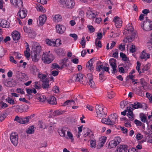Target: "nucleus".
Here are the masks:
<instances>
[{"label": "nucleus", "instance_id": "60", "mask_svg": "<svg viewBox=\"0 0 152 152\" xmlns=\"http://www.w3.org/2000/svg\"><path fill=\"white\" fill-rule=\"evenodd\" d=\"M69 36L70 37L74 38V40L75 41H76L78 38L77 35L75 34H69Z\"/></svg>", "mask_w": 152, "mask_h": 152}, {"label": "nucleus", "instance_id": "35", "mask_svg": "<svg viewBox=\"0 0 152 152\" xmlns=\"http://www.w3.org/2000/svg\"><path fill=\"white\" fill-rule=\"evenodd\" d=\"M34 127L33 126H30L26 130V132L28 134H32L34 132Z\"/></svg>", "mask_w": 152, "mask_h": 152}, {"label": "nucleus", "instance_id": "18", "mask_svg": "<svg viewBox=\"0 0 152 152\" xmlns=\"http://www.w3.org/2000/svg\"><path fill=\"white\" fill-rule=\"evenodd\" d=\"M46 20V17L45 15H42L40 16L39 18V23L38 25L40 26H42L45 23Z\"/></svg>", "mask_w": 152, "mask_h": 152}, {"label": "nucleus", "instance_id": "27", "mask_svg": "<svg viewBox=\"0 0 152 152\" xmlns=\"http://www.w3.org/2000/svg\"><path fill=\"white\" fill-rule=\"evenodd\" d=\"M93 63H89V61H88L86 64V67L91 72H93L94 67L93 66Z\"/></svg>", "mask_w": 152, "mask_h": 152}, {"label": "nucleus", "instance_id": "33", "mask_svg": "<svg viewBox=\"0 0 152 152\" xmlns=\"http://www.w3.org/2000/svg\"><path fill=\"white\" fill-rule=\"evenodd\" d=\"M80 75H81V74H77L73 75L72 79V81L73 82H75L76 81H77V80H78L77 79L79 77L81 78V76H80Z\"/></svg>", "mask_w": 152, "mask_h": 152}, {"label": "nucleus", "instance_id": "37", "mask_svg": "<svg viewBox=\"0 0 152 152\" xmlns=\"http://www.w3.org/2000/svg\"><path fill=\"white\" fill-rule=\"evenodd\" d=\"M88 83L89 85L91 88H94L95 87V84L94 81L93 80L92 77H90L89 78Z\"/></svg>", "mask_w": 152, "mask_h": 152}, {"label": "nucleus", "instance_id": "52", "mask_svg": "<svg viewBox=\"0 0 152 152\" xmlns=\"http://www.w3.org/2000/svg\"><path fill=\"white\" fill-rule=\"evenodd\" d=\"M95 44L96 46H97L99 48H101L102 46L101 42L98 40L97 41H96V39H95Z\"/></svg>", "mask_w": 152, "mask_h": 152}, {"label": "nucleus", "instance_id": "31", "mask_svg": "<svg viewBox=\"0 0 152 152\" xmlns=\"http://www.w3.org/2000/svg\"><path fill=\"white\" fill-rule=\"evenodd\" d=\"M140 118L142 122L143 123L146 122L147 124H148V122L147 121V118L145 114H143V113H140Z\"/></svg>", "mask_w": 152, "mask_h": 152}, {"label": "nucleus", "instance_id": "7", "mask_svg": "<svg viewBox=\"0 0 152 152\" xmlns=\"http://www.w3.org/2000/svg\"><path fill=\"white\" fill-rule=\"evenodd\" d=\"M10 138L12 144L14 146H17L18 142V136L17 133H11Z\"/></svg>", "mask_w": 152, "mask_h": 152}, {"label": "nucleus", "instance_id": "40", "mask_svg": "<svg viewBox=\"0 0 152 152\" xmlns=\"http://www.w3.org/2000/svg\"><path fill=\"white\" fill-rule=\"evenodd\" d=\"M109 62L110 66L116 65V61L115 59L113 58L110 59L109 60Z\"/></svg>", "mask_w": 152, "mask_h": 152}, {"label": "nucleus", "instance_id": "49", "mask_svg": "<svg viewBox=\"0 0 152 152\" xmlns=\"http://www.w3.org/2000/svg\"><path fill=\"white\" fill-rule=\"evenodd\" d=\"M140 84L142 86V87H143L142 89H144V86H145L146 83V82H145V80L143 78H141L140 79Z\"/></svg>", "mask_w": 152, "mask_h": 152}, {"label": "nucleus", "instance_id": "54", "mask_svg": "<svg viewBox=\"0 0 152 152\" xmlns=\"http://www.w3.org/2000/svg\"><path fill=\"white\" fill-rule=\"evenodd\" d=\"M63 111L56 110L53 112V114L54 115H61L63 114Z\"/></svg>", "mask_w": 152, "mask_h": 152}, {"label": "nucleus", "instance_id": "8", "mask_svg": "<svg viewBox=\"0 0 152 152\" xmlns=\"http://www.w3.org/2000/svg\"><path fill=\"white\" fill-rule=\"evenodd\" d=\"M109 121L110 123L111 127H113V125L116 123L117 122V116L116 113H114L113 115H110L109 117Z\"/></svg>", "mask_w": 152, "mask_h": 152}, {"label": "nucleus", "instance_id": "29", "mask_svg": "<svg viewBox=\"0 0 152 152\" xmlns=\"http://www.w3.org/2000/svg\"><path fill=\"white\" fill-rule=\"evenodd\" d=\"M67 128L66 127H64L60 130H59L58 133L62 137H64L65 136V132L66 131Z\"/></svg>", "mask_w": 152, "mask_h": 152}, {"label": "nucleus", "instance_id": "44", "mask_svg": "<svg viewBox=\"0 0 152 152\" xmlns=\"http://www.w3.org/2000/svg\"><path fill=\"white\" fill-rule=\"evenodd\" d=\"M91 146L92 148H95L96 147V141L95 140H91L90 141Z\"/></svg>", "mask_w": 152, "mask_h": 152}, {"label": "nucleus", "instance_id": "15", "mask_svg": "<svg viewBox=\"0 0 152 152\" xmlns=\"http://www.w3.org/2000/svg\"><path fill=\"white\" fill-rule=\"evenodd\" d=\"M58 42V43L59 45L61 44L60 43L61 42V40L59 39H57L55 42L53 41H52L49 39H47L45 40L46 44L48 45L52 46H54L56 44V42Z\"/></svg>", "mask_w": 152, "mask_h": 152}, {"label": "nucleus", "instance_id": "10", "mask_svg": "<svg viewBox=\"0 0 152 152\" xmlns=\"http://www.w3.org/2000/svg\"><path fill=\"white\" fill-rule=\"evenodd\" d=\"M144 25H145V27H144V30L147 31L152 30V21H151L149 20H145Z\"/></svg>", "mask_w": 152, "mask_h": 152}, {"label": "nucleus", "instance_id": "23", "mask_svg": "<svg viewBox=\"0 0 152 152\" xmlns=\"http://www.w3.org/2000/svg\"><path fill=\"white\" fill-rule=\"evenodd\" d=\"M128 35V36L126 37V40H127L128 42H131L133 40L135 37L136 34L135 32L132 33V32L131 34H128V35Z\"/></svg>", "mask_w": 152, "mask_h": 152}, {"label": "nucleus", "instance_id": "57", "mask_svg": "<svg viewBox=\"0 0 152 152\" xmlns=\"http://www.w3.org/2000/svg\"><path fill=\"white\" fill-rule=\"evenodd\" d=\"M130 52L132 53H133L136 51V48L135 45H131L130 48Z\"/></svg>", "mask_w": 152, "mask_h": 152}, {"label": "nucleus", "instance_id": "19", "mask_svg": "<svg viewBox=\"0 0 152 152\" xmlns=\"http://www.w3.org/2000/svg\"><path fill=\"white\" fill-rule=\"evenodd\" d=\"M12 35L14 40H18L20 39V34L17 31H13L12 33Z\"/></svg>", "mask_w": 152, "mask_h": 152}, {"label": "nucleus", "instance_id": "14", "mask_svg": "<svg viewBox=\"0 0 152 152\" xmlns=\"http://www.w3.org/2000/svg\"><path fill=\"white\" fill-rule=\"evenodd\" d=\"M56 27L57 32L60 34L63 33L66 29L65 26L60 24L57 25Z\"/></svg>", "mask_w": 152, "mask_h": 152}, {"label": "nucleus", "instance_id": "36", "mask_svg": "<svg viewBox=\"0 0 152 152\" xmlns=\"http://www.w3.org/2000/svg\"><path fill=\"white\" fill-rule=\"evenodd\" d=\"M120 56L122 58V59L124 61H126L127 63H128L129 60L126 56L123 53H120Z\"/></svg>", "mask_w": 152, "mask_h": 152}, {"label": "nucleus", "instance_id": "22", "mask_svg": "<svg viewBox=\"0 0 152 152\" xmlns=\"http://www.w3.org/2000/svg\"><path fill=\"white\" fill-rule=\"evenodd\" d=\"M21 9L19 10L18 13V15H19L21 19L25 18L27 14V12L24 10H20Z\"/></svg>", "mask_w": 152, "mask_h": 152}, {"label": "nucleus", "instance_id": "39", "mask_svg": "<svg viewBox=\"0 0 152 152\" xmlns=\"http://www.w3.org/2000/svg\"><path fill=\"white\" fill-rule=\"evenodd\" d=\"M14 121H16L17 122L20 124H23V121L22 120V117H19L18 115L15 116V117L14 119Z\"/></svg>", "mask_w": 152, "mask_h": 152}, {"label": "nucleus", "instance_id": "5", "mask_svg": "<svg viewBox=\"0 0 152 152\" xmlns=\"http://www.w3.org/2000/svg\"><path fill=\"white\" fill-rule=\"evenodd\" d=\"M121 141V139L119 137H117L113 140L110 141L108 147L110 148L115 147Z\"/></svg>", "mask_w": 152, "mask_h": 152}, {"label": "nucleus", "instance_id": "11", "mask_svg": "<svg viewBox=\"0 0 152 152\" xmlns=\"http://www.w3.org/2000/svg\"><path fill=\"white\" fill-rule=\"evenodd\" d=\"M24 31L28 33V36L30 38H34L36 36V33L30 28L27 26L24 27L23 28Z\"/></svg>", "mask_w": 152, "mask_h": 152}, {"label": "nucleus", "instance_id": "25", "mask_svg": "<svg viewBox=\"0 0 152 152\" xmlns=\"http://www.w3.org/2000/svg\"><path fill=\"white\" fill-rule=\"evenodd\" d=\"M47 100L49 104L52 105L56 104V99L54 96H52L50 98L47 99Z\"/></svg>", "mask_w": 152, "mask_h": 152}, {"label": "nucleus", "instance_id": "1", "mask_svg": "<svg viewBox=\"0 0 152 152\" xmlns=\"http://www.w3.org/2000/svg\"><path fill=\"white\" fill-rule=\"evenodd\" d=\"M41 51V47L39 45H37L36 48H33L31 54L32 60L33 61L36 62L38 61Z\"/></svg>", "mask_w": 152, "mask_h": 152}, {"label": "nucleus", "instance_id": "58", "mask_svg": "<svg viewBox=\"0 0 152 152\" xmlns=\"http://www.w3.org/2000/svg\"><path fill=\"white\" fill-rule=\"evenodd\" d=\"M115 94L113 91H111L110 93H108V97L109 99H111L114 97Z\"/></svg>", "mask_w": 152, "mask_h": 152}, {"label": "nucleus", "instance_id": "26", "mask_svg": "<svg viewBox=\"0 0 152 152\" xmlns=\"http://www.w3.org/2000/svg\"><path fill=\"white\" fill-rule=\"evenodd\" d=\"M134 29L130 25L128 26L127 29H125L124 31L123 34H124L126 35L128 34H131L133 31Z\"/></svg>", "mask_w": 152, "mask_h": 152}, {"label": "nucleus", "instance_id": "56", "mask_svg": "<svg viewBox=\"0 0 152 152\" xmlns=\"http://www.w3.org/2000/svg\"><path fill=\"white\" fill-rule=\"evenodd\" d=\"M46 99L45 96L43 95H41L39 98V100L42 102L45 101V100Z\"/></svg>", "mask_w": 152, "mask_h": 152}, {"label": "nucleus", "instance_id": "41", "mask_svg": "<svg viewBox=\"0 0 152 152\" xmlns=\"http://www.w3.org/2000/svg\"><path fill=\"white\" fill-rule=\"evenodd\" d=\"M8 106L7 104L3 102H0V110L4 109Z\"/></svg>", "mask_w": 152, "mask_h": 152}, {"label": "nucleus", "instance_id": "55", "mask_svg": "<svg viewBox=\"0 0 152 152\" xmlns=\"http://www.w3.org/2000/svg\"><path fill=\"white\" fill-rule=\"evenodd\" d=\"M38 77L40 79H41L42 80H44L46 77V75L42 74H39Z\"/></svg>", "mask_w": 152, "mask_h": 152}, {"label": "nucleus", "instance_id": "4", "mask_svg": "<svg viewBox=\"0 0 152 152\" xmlns=\"http://www.w3.org/2000/svg\"><path fill=\"white\" fill-rule=\"evenodd\" d=\"M60 5L63 7L64 5L67 8L72 9L73 8L75 3L74 0H60Z\"/></svg>", "mask_w": 152, "mask_h": 152}, {"label": "nucleus", "instance_id": "28", "mask_svg": "<svg viewBox=\"0 0 152 152\" xmlns=\"http://www.w3.org/2000/svg\"><path fill=\"white\" fill-rule=\"evenodd\" d=\"M30 71L31 73L33 75H36V73L39 72V69L35 66L33 65L30 67Z\"/></svg>", "mask_w": 152, "mask_h": 152}, {"label": "nucleus", "instance_id": "46", "mask_svg": "<svg viewBox=\"0 0 152 152\" xmlns=\"http://www.w3.org/2000/svg\"><path fill=\"white\" fill-rule=\"evenodd\" d=\"M108 118L107 119L106 118H103L102 120V122L104 124L109 125L110 126V123L109 121Z\"/></svg>", "mask_w": 152, "mask_h": 152}, {"label": "nucleus", "instance_id": "24", "mask_svg": "<svg viewBox=\"0 0 152 152\" xmlns=\"http://www.w3.org/2000/svg\"><path fill=\"white\" fill-rule=\"evenodd\" d=\"M42 87L43 89H45L49 88L50 86L49 84V80L47 78L42 81Z\"/></svg>", "mask_w": 152, "mask_h": 152}, {"label": "nucleus", "instance_id": "38", "mask_svg": "<svg viewBox=\"0 0 152 152\" xmlns=\"http://www.w3.org/2000/svg\"><path fill=\"white\" fill-rule=\"evenodd\" d=\"M36 8L37 10L38 11L41 12H45V9L41 5H40L39 4V5H37Z\"/></svg>", "mask_w": 152, "mask_h": 152}, {"label": "nucleus", "instance_id": "13", "mask_svg": "<svg viewBox=\"0 0 152 152\" xmlns=\"http://www.w3.org/2000/svg\"><path fill=\"white\" fill-rule=\"evenodd\" d=\"M83 130V136L85 137H89L90 140L94 136L92 131L89 129L86 128H84Z\"/></svg>", "mask_w": 152, "mask_h": 152}, {"label": "nucleus", "instance_id": "3", "mask_svg": "<svg viewBox=\"0 0 152 152\" xmlns=\"http://www.w3.org/2000/svg\"><path fill=\"white\" fill-rule=\"evenodd\" d=\"M96 112L97 117L99 118L103 117L107 113V109L106 108H103L99 105L96 106Z\"/></svg>", "mask_w": 152, "mask_h": 152}, {"label": "nucleus", "instance_id": "12", "mask_svg": "<svg viewBox=\"0 0 152 152\" xmlns=\"http://www.w3.org/2000/svg\"><path fill=\"white\" fill-rule=\"evenodd\" d=\"M130 106L133 107L135 109H138L140 108H142L144 106H145V109H146L147 108V106L144 103H141L140 102H135L134 104H130Z\"/></svg>", "mask_w": 152, "mask_h": 152}, {"label": "nucleus", "instance_id": "51", "mask_svg": "<svg viewBox=\"0 0 152 152\" xmlns=\"http://www.w3.org/2000/svg\"><path fill=\"white\" fill-rule=\"evenodd\" d=\"M51 68L52 69H55L56 68L61 69L62 68H60V66L56 63H53L52 64Z\"/></svg>", "mask_w": 152, "mask_h": 152}, {"label": "nucleus", "instance_id": "50", "mask_svg": "<svg viewBox=\"0 0 152 152\" xmlns=\"http://www.w3.org/2000/svg\"><path fill=\"white\" fill-rule=\"evenodd\" d=\"M7 114L6 113L3 114L0 116V122L3 121L7 116Z\"/></svg>", "mask_w": 152, "mask_h": 152}, {"label": "nucleus", "instance_id": "16", "mask_svg": "<svg viewBox=\"0 0 152 152\" xmlns=\"http://www.w3.org/2000/svg\"><path fill=\"white\" fill-rule=\"evenodd\" d=\"M128 147L126 145H121L118 146L117 147V152H126Z\"/></svg>", "mask_w": 152, "mask_h": 152}, {"label": "nucleus", "instance_id": "21", "mask_svg": "<svg viewBox=\"0 0 152 152\" xmlns=\"http://www.w3.org/2000/svg\"><path fill=\"white\" fill-rule=\"evenodd\" d=\"M5 86L7 87H12L14 86L15 84V82L13 79L7 81L3 82Z\"/></svg>", "mask_w": 152, "mask_h": 152}, {"label": "nucleus", "instance_id": "43", "mask_svg": "<svg viewBox=\"0 0 152 152\" xmlns=\"http://www.w3.org/2000/svg\"><path fill=\"white\" fill-rule=\"evenodd\" d=\"M127 116L129 117V120L131 121H132L134 119L133 113H127Z\"/></svg>", "mask_w": 152, "mask_h": 152}, {"label": "nucleus", "instance_id": "20", "mask_svg": "<svg viewBox=\"0 0 152 152\" xmlns=\"http://www.w3.org/2000/svg\"><path fill=\"white\" fill-rule=\"evenodd\" d=\"M107 137H103L101 138H100L99 142L97 146L98 148H99V147L101 148L104 145L106 140Z\"/></svg>", "mask_w": 152, "mask_h": 152}, {"label": "nucleus", "instance_id": "48", "mask_svg": "<svg viewBox=\"0 0 152 152\" xmlns=\"http://www.w3.org/2000/svg\"><path fill=\"white\" fill-rule=\"evenodd\" d=\"M141 64L139 61H137V63L136 69L138 71L139 74L141 73V71L140 70V68L141 66Z\"/></svg>", "mask_w": 152, "mask_h": 152}, {"label": "nucleus", "instance_id": "59", "mask_svg": "<svg viewBox=\"0 0 152 152\" xmlns=\"http://www.w3.org/2000/svg\"><path fill=\"white\" fill-rule=\"evenodd\" d=\"M21 78L24 80H27L28 79V77L26 74L24 73H21Z\"/></svg>", "mask_w": 152, "mask_h": 152}, {"label": "nucleus", "instance_id": "47", "mask_svg": "<svg viewBox=\"0 0 152 152\" xmlns=\"http://www.w3.org/2000/svg\"><path fill=\"white\" fill-rule=\"evenodd\" d=\"M12 53L13 55L16 56V58H20L21 57V54H19L18 52H13Z\"/></svg>", "mask_w": 152, "mask_h": 152}, {"label": "nucleus", "instance_id": "17", "mask_svg": "<svg viewBox=\"0 0 152 152\" xmlns=\"http://www.w3.org/2000/svg\"><path fill=\"white\" fill-rule=\"evenodd\" d=\"M0 26L3 28H8L10 27V23L5 20L0 19Z\"/></svg>", "mask_w": 152, "mask_h": 152}, {"label": "nucleus", "instance_id": "6", "mask_svg": "<svg viewBox=\"0 0 152 152\" xmlns=\"http://www.w3.org/2000/svg\"><path fill=\"white\" fill-rule=\"evenodd\" d=\"M14 107H16V111L20 113L26 111L28 109V106L26 104H23L21 105H15Z\"/></svg>", "mask_w": 152, "mask_h": 152}, {"label": "nucleus", "instance_id": "42", "mask_svg": "<svg viewBox=\"0 0 152 152\" xmlns=\"http://www.w3.org/2000/svg\"><path fill=\"white\" fill-rule=\"evenodd\" d=\"M151 64L149 63H148L143 67V69L145 71H148L149 72H150V70H149V69L150 68Z\"/></svg>", "mask_w": 152, "mask_h": 152}, {"label": "nucleus", "instance_id": "34", "mask_svg": "<svg viewBox=\"0 0 152 152\" xmlns=\"http://www.w3.org/2000/svg\"><path fill=\"white\" fill-rule=\"evenodd\" d=\"M5 100L7 102L10 104L13 105L15 103L14 99L11 97L9 96L7 97V98Z\"/></svg>", "mask_w": 152, "mask_h": 152}, {"label": "nucleus", "instance_id": "61", "mask_svg": "<svg viewBox=\"0 0 152 152\" xmlns=\"http://www.w3.org/2000/svg\"><path fill=\"white\" fill-rule=\"evenodd\" d=\"M112 67V68L113 69V71L112 73L115 74V73L117 72L116 68H117V65H113V66H111Z\"/></svg>", "mask_w": 152, "mask_h": 152}, {"label": "nucleus", "instance_id": "62", "mask_svg": "<svg viewBox=\"0 0 152 152\" xmlns=\"http://www.w3.org/2000/svg\"><path fill=\"white\" fill-rule=\"evenodd\" d=\"M22 120L23 121H22L23 124L27 123L29 121V120H28V118H27V117L25 118L22 117Z\"/></svg>", "mask_w": 152, "mask_h": 152}, {"label": "nucleus", "instance_id": "45", "mask_svg": "<svg viewBox=\"0 0 152 152\" xmlns=\"http://www.w3.org/2000/svg\"><path fill=\"white\" fill-rule=\"evenodd\" d=\"M5 54V52L3 48L1 46H0V58H1Z\"/></svg>", "mask_w": 152, "mask_h": 152}, {"label": "nucleus", "instance_id": "30", "mask_svg": "<svg viewBox=\"0 0 152 152\" xmlns=\"http://www.w3.org/2000/svg\"><path fill=\"white\" fill-rule=\"evenodd\" d=\"M149 58L150 54L148 53H146L144 51V50L142 51V54L140 56V58L142 59H143L146 58Z\"/></svg>", "mask_w": 152, "mask_h": 152}, {"label": "nucleus", "instance_id": "2", "mask_svg": "<svg viewBox=\"0 0 152 152\" xmlns=\"http://www.w3.org/2000/svg\"><path fill=\"white\" fill-rule=\"evenodd\" d=\"M42 59L44 62L46 64H50L53 60L54 58L53 55L49 51L48 52L43 53Z\"/></svg>", "mask_w": 152, "mask_h": 152}, {"label": "nucleus", "instance_id": "63", "mask_svg": "<svg viewBox=\"0 0 152 152\" xmlns=\"http://www.w3.org/2000/svg\"><path fill=\"white\" fill-rule=\"evenodd\" d=\"M115 50L116 51L113 54V57L115 58H117L118 57V53L117 51V49H115Z\"/></svg>", "mask_w": 152, "mask_h": 152}, {"label": "nucleus", "instance_id": "32", "mask_svg": "<svg viewBox=\"0 0 152 152\" xmlns=\"http://www.w3.org/2000/svg\"><path fill=\"white\" fill-rule=\"evenodd\" d=\"M62 16L59 14L56 15L54 17V21L55 22H58L62 20Z\"/></svg>", "mask_w": 152, "mask_h": 152}, {"label": "nucleus", "instance_id": "53", "mask_svg": "<svg viewBox=\"0 0 152 152\" xmlns=\"http://www.w3.org/2000/svg\"><path fill=\"white\" fill-rule=\"evenodd\" d=\"M67 135L69 138L72 141L74 140V138L72 134L70 132L68 131L67 132Z\"/></svg>", "mask_w": 152, "mask_h": 152}, {"label": "nucleus", "instance_id": "9", "mask_svg": "<svg viewBox=\"0 0 152 152\" xmlns=\"http://www.w3.org/2000/svg\"><path fill=\"white\" fill-rule=\"evenodd\" d=\"M10 1L11 3L14 5L16 8L21 9L23 7L22 0H10Z\"/></svg>", "mask_w": 152, "mask_h": 152}, {"label": "nucleus", "instance_id": "64", "mask_svg": "<svg viewBox=\"0 0 152 152\" xmlns=\"http://www.w3.org/2000/svg\"><path fill=\"white\" fill-rule=\"evenodd\" d=\"M87 27L90 32H93L94 31V29L92 26H88Z\"/></svg>", "mask_w": 152, "mask_h": 152}]
</instances>
